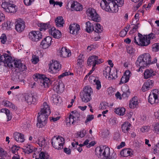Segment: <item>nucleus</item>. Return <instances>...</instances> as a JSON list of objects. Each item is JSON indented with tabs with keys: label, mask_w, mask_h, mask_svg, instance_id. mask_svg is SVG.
Returning a JSON list of instances; mask_svg holds the SVG:
<instances>
[{
	"label": "nucleus",
	"mask_w": 159,
	"mask_h": 159,
	"mask_svg": "<svg viewBox=\"0 0 159 159\" xmlns=\"http://www.w3.org/2000/svg\"><path fill=\"white\" fill-rule=\"evenodd\" d=\"M31 61L33 64H36L39 61L38 56L35 55L32 56Z\"/></svg>",
	"instance_id": "nucleus-50"
},
{
	"label": "nucleus",
	"mask_w": 159,
	"mask_h": 159,
	"mask_svg": "<svg viewBox=\"0 0 159 159\" xmlns=\"http://www.w3.org/2000/svg\"><path fill=\"white\" fill-rule=\"evenodd\" d=\"M20 147H17L16 145L13 146L11 148V151L12 153L15 154L16 152L19 150Z\"/></svg>",
	"instance_id": "nucleus-59"
},
{
	"label": "nucleus",
	"mask_w": 159,
	"mask_h": 159,
	"mask_svg": "<svg viewBox=\"0 0 159 159\" xmlns=\"http://www.w3.org/2000/svg\"><path fill=\"white\" fill-rule=\"evenodd\" d=\"M39 156L40 159H50L49 155L46 152H41Z\"/></svg>",
	"instance_id": "nucleus-40"
},
{
	"label": "nucleus",
	"mask_w": 159,
	"mask_h": 159,
	"mask_svg": "<svg viewBox=\"0 0 159 159\" xmlns=\"http://www.w3.org/2000/svg\"><path fill=\"white\" fill-rule=\"evenodd\" d=\"M151 63V58L148 53H145L140 55L138 58L136 62L137 66L139 67L138 71H139L142 68L146 67Z\"/></svg>",
	"instance_id": "nucleus-1"
},
{
	"label": "nucleus",
	"mask_w": 159,
	"mask_h": 159,
	"mask_svg": "<svg viewBox=\"0 0 159 159\" xmlns=\"http://www.w3.org/2000/svg\"><path fill=\"white\" fill-rule=\"evenodd\" d=\"M41 33L39 31H32L29 33L28 38L33 42H37L42 38Z\"/></svg>",
	"instance_id": "nucleus-11"
},
{
	"label": "nucleus",
	"mask_w": 159,
	"mask_h": 159,
	"mask_svg": "<svg viewBox=\"0 0 159 159\" xmlns=\"http://www.w3.org/2000/svg\"><path fill=\"white\" fill-rule=\"evenodd\" d=\"M122 89L123 93L122 94L121 96L124 98H128L130 94V92L129 89L127 86H125L122 87Z\"/></svg>",
	"instance_id": "nucleus-31"
},
{
	"label": "nucleus",
	"mask_w": 159,
	"mask_h": 159,
	"mask_svg": "<svg viewBox=\"0 0 159 159\" xmlns=\"http://www.w3.org/2000/svg\"><path fill=\"white\" fill-rule=\"evenodd\" d=\"M49 71L52 73L59 71L61 68V65L57 61L52 60V62L49 64Z\"/></svg>",
	"instance_id": "nucleus-10"
},
{
	"label": "nucleus",
	"mask_w": 159,
	"mask_h": 159,
	"mask_svg": "<svg viewBox=\"0 0 159 159\" xmlns=\"http://www.w3.org/2000/svg\"><path fill=\"white\" fill-rule=\"evenodd\" d=\"M145 36L150 41L151 39H153L155 38V34L152 33L149 34L148 35H146Z\"/></svg>",
	"instance_id": "nucleus-58"
},
{
	"label": "nucleus",
	"mask_w": 159,
	"mask_h": 159,
	"mask_svg": "<svg viewBox=\"0 0 159 159\" xmlns=\"http://www.w3.org/2000/svg\"><path fill=\"white\" fill-rule=\"evenodd\" d=\"M1 111L2 112H4L6 114L7 118V121L11 120L12 116L9 110L7 108L2 109L1 110Z\"/></svg>",
	"instance_id": "nucleus-36"
},
{
	"label": "nucleus",
	"mask_w": 159,
	"mask_h": 159,
	"mask_svg": "<svg viewBox=\"0 0 159 159\" xmlns=\"http://www.w3.org/2000/svg\"><path fill=\"white\" fill-rule=\"evenodd\" d=\"M93 94L92 89L89 86H86L84 88L82 93H80V98L83 102H88L92 99L91 95Z\"/></svg>",
	"instance_id": "nucleus-3"
},
{
	"label": "nucleus",
	"mask_w": 159,
	"mask_h": 159,
	"mask_svg": "<svg viewBox=\"0 0 159 159\" xmlns=\"http://www.w3.org/2000/svg\"><path fill=\"white\" fill-rule=\"evenodd\" d=\"M152 50L155 52L159 50V43L154 44L152 45Z\"/></svg>",
	"instance_id": "nucleus-53"
},
{
	"label": "nucleus",
	"mask_w": 159,
	"mask_h": 159,
	"mask_svg": "<svg viewBox=\"0 0 159 159\" xmlns=\"http://www.w3.org/2000/svg\"><path fill=\"white\" fill-rule=\"evenodd\" d=\"M54 85L53 90L57 93H60L63 91L64 85L63 83L56 82L54 83Z\"/></svg>",
	"instance_id": "nucleus-19"
},
{
	"label": "nucleus",
	"mask_w": 159,
	"mask_h": 159,
	"mask_svg": "<svg viewBox=\"0 0 159 159\" xmlns=\"http://www.w3.org/2000/svg\"><path fill=\"white\" fill-rule=\"evenodd\" d=\"M102 8L106 11L116 13L118 10V4L114 1L110 0H102L100 3Z\"/></svg>",
	"instance_id": "nucleus-2"
},
{
	"label": "nucleus",
	"mask_w": 159,
	"mask_h": 159,
	"mask_svg": "<svg viewBox=\"0 0 159 159\" xmlns=\"http://www.w3.org/2000/svg\"><path fill=\"white\" fill-rule=\"evenodd\" d=\"M15 24V29L17 32L20 33L24 30L25 25L24 21L22 19H17Z\"/></svg>",
	"instance_id": "nucleus-13"
},
{
	"label": "nucleus",
	"mask_w": 159,
	"mask_h": 159,
	"mask_svg": "<svg viewBox=\"0 0 159 159\" xmlns=\"http://www.w3.org/2000/svg\"><path fill=\"white\" fill-rule=\"evenodd\" d=\"M13 136L15 140L18 142L22 143L25 140L24 135L20 133L16 132Z\"/></svg>",
	"instance_id": "nucleus-25"
},
{
	"label": "nucleus",
	"mask_w": 159,
	"mask_h": 159,
	"mask_svg": "<svg viewBox=\"0 0 159 159\" xmlns=\"http://www.w3.org/2000/svg\"><path fill=\"white\" fill-rule=\"evenodd\" d=\"M111 70V69L110 67L107 66L103 70V75L106 78H108L109 75H110Z\"/></svg>",
	"instance_id": "nucleus-38"
},
{
	"label": "nucleus",
	"mask_w": 159,
	"mask_h": 159,
	"mask_svg": "<svg viewBox=\"0 0 159 159\" xmlns=\"http://www.w3.org/2000/svg\"><path fill=\"white\" fill-rule=\"evenodd\" d=\"M137 97H134L130 101L129 106L131 108H134L138 105V102L136 99Z\"/></svg>",
	"instance_id": "nucleus-30"
},
{
	"label": "nucleus",
	"mask_w": 159,
	"mask_h": 159,
	"mask_svg": "<svg viewBox=\"0 0 159 159\" xmlns=\"http://www.w3.org/2000/svg\"><path fill=\"white\" fill-rule=\"evenodd\" d=\"M64 143V139L60 136L57 137L54 136L52 139L51 143L52 146L58 150L63 148Z\"/></svg>",
	"instance_id": "nucleus-5"
},
{
	"label": "nucleus",
	"mask_w": 159,
	"mask_h": 159,
	"mask_svg": "<svg viewBox=\"0 0 159 159\" xmlns=\"http://www.w3.org/2000/svg\"><path fill=\"white\" fill-rule=\"evenodd\" d=\"M33 78L35 81H40V85L44 88H48L50 84V80L48 78L45 77L44 75L36 74L34 75Z\"/></svg>",
	"instance_id": "nucleus-4"
},
{
	"label": "nucleus",
	"mask_w": 159,
	"mask_h": 159,
	"mask_svg": "<svg viewBox=\"0 0 159 159\" xmlns=\"http://www.w3.org/2000/svg\"><path fill=\"white\" fill-rule=\"evenodd\" d=\"M71 52L66 47L62 48L60 51V55L63 57H66L71 56Z\"/></svg>",
	"instance_id": "nucleus-24"
},
{
	"label": "nucleus",
	"mask_w": 159,
	"mask_h": 159,
	"mask_svg": "<svg viewBox=\"0 0 159 159\" xmlns=\"http://www.w3.org/2000/svg\"><path fill=\"white\" fill-rule=\"evenodd\" d=\"M131 124L128 122H125L122 125L121 128L122 131L124 133H127L130 129Z\"/></svg>",
	"instance_id": "nucleus-32"
},
{
	"label": "nucleus",
	"mask_w": 159,
	"mask_h": 159,
	"mask_svg": "<svg viewBox=\"0 0 159 159\" xmlns=\"http://www.w3.org/2000/svg\"><path fill=\"white\" fill-rule=\"evenodd\" d=\"M86 30L88 33H90L93 30H94V27L89 21L86 23Z\"/></svg>",
	"instance_id": "nucleus-33"
},
{
	"label": "nucleus",
	"mask_w": 159,
	"mask_h": 159,
	"mask_svg": "<svg viewBox=\"0 0 159 159\" xmlns=\"http://www.w3.org/2000/svg\"><path fill=\"white\" fill-rule=\"evenodd\" d=\"M46 140L44 138L40 137L38 139V143H37L39 146L43 147L45 146L46 144Z\"/></svg>",
	"instance_id": "nucleus-39"
},
{
	"label": "nucleus",
	"mask_w": 159,
	"mask_h": 159,
	"mask_svg": "<svg viewBox=\"0 0 159 159\" xmlns=\"http://www.w3.org/2000/svg\"><path fill=\"white\" fill-rule=\"evenodd\" d=\"M89 79H93V81L95 82V84L97 85L96 88L98 89H99L101 88V85L100 81L98 80H96V79L93 76H90L89 78Z\"/></svg>",
	"instance_id": "nucleus-43"
},
{
	"label": "nucleus",
	"mask_w": 159,
	"mask_h": 159,
	"mask_svg": "<svg viewBox=\"0 0 159 159\" xmlns=\"http://www.w3.org/2000/svg\"><path fill=\"white\" fill-rule=\"evenodd\" d=\"M94 117L93 115H89L87 116V118L85 123H87L88 122L90 121L92 119H93Z\"/></svg>",
	"instance_id": "nucleus-60"
},
{
	"label": "nucleus",
	"mask_w": 159,
	"mask_h": 159,
	"mask_svg": "<svg viewBox=\"0 0 159 159\" xmlns=\"http://www.w3.org/2000/svg\"><path fill=\"white\" fill-rule=\"evenodd\" d=\"M102 30L103 29L101 27L100 25L99 24L97 23L96 25L95 29L94 30L98 33H100L102 31Z\"/></svg>",
	"instance_id": "nucleus-47"
},
{
	"label": "nucleus",
	"mask_w": 159,
	"mask_h": 159,
	"mask_svg": "<svg viewBox=\"0 0 159 159\" xmlns=\"http://www.w3.org/2000/svg\"><path fill=\"white\" fill-rule=\"evenodd\" d=\"M2 2L1 6L2 8H5L8 4L13 3V1L12 0H2Z\"/></svg>",
	"instance_id": "nucleus-44"
},
{
	"label": "nucleus",
	"mask_w": 159,
	"mask_h": 159,
	"mask_svg": "<svg viewBox=\"0 0 159 159\" xmlns=\"http://www.w3.org/2000/svg\"><path fill=\"white\" fill-rule=\"evenodd\" d=\"M0 39L1 43L2 44H4L7 39L6 34H2Z\"/></svg>",
	"instance_id": "nucleus-54"
},
{
	"label": "nucleus",
	"mask_w": 159,
	"mask_h": 159,
	"mask_svg": "<svg viewBox=\"0 0 159 159\" xmlns=\"http://www.w3.org/2000/svg\"><path fill=\"white\" fill-rule=\"evenodd\" d=\"M116 158V154L115 153H113L111 155L110 150L109 152L107 155H106L105 157L104 158L106 159H115Z\"/></svg>",
	"instance_id": "nucleus-45"
},
{
	"label": "nucleus",
	"mask_w": 159,
	"mask_h": 159,
	"mask_svg": "<svg viewBox=\"0 0 159 159\" xmlns=\"http://www.w3.org/2000/svg\"><path fill=\"white\" fill-rule=\"evenodd\" d=\"M72 113L71 116L75 120H78L80 116V114L77 112H75L74 113L73 111H72Z\"/></svg>",
	"instance_id": "nucleus-51"
},
{
	"label": "nucleus",
	"mask_w": 159,
	"mask_h": 159,
	"mask_svg": "<svg viewBox=\"0 0 159 159\" xmlns=\"http://www.w3.org/2000/svg\"><path fill=\"white\" fill-rule=\"evenodd\" d=\"M98 57L95 55L92 56L90 57L88 59L87 64L88 66L92 65V66H95L96 65H94L95 64L96 60H98Z\"/></svg>",
	"instance_id": "nucleus-27"
},
{
	"label": "nucleus",
	"mask_w": 159,
	"mask_h": 159,
	"mask_svg": "<svg viewBox=\"0 0 159 159\" xmlns=\"http://www.w3.org/2000/svg\"><path fill=\"white\" fill-rule=\"evenodd\" d=\"M110 148L108 147H98L95 150V153L101 159H103L109 153Z\"/></svg>",
	"instance_id": "nucleus-8"
},
{
	"label": "nucleus",
	"mask_w": 159,
	"mask_h": 159,
	"mask_svg": "<svg viewBox=\"0 0 159 159\" xmlns=\"http://www.w3.org/2000/svg\"><path fill=\"white\" fill-rule=\"evenodd\" d=\"M5 8H3L6 12L14 13L16 12V5L12 3L8 4Z\"/></svg>",
	"instance_id": "nucleus-26"
},
{
	"label": "nucleus",
	"mask_w": 159,
	"mask_h": 159,
	"mask_svg": "<svg viewBox=\"0 0 159 159\" xmlns=\"http://www.w3.org/2000/svg\"><path fill=\"white\" fill-rule=\"evenodd\" d=\"M115 110V113L119 115H123L125 110V108L123 107L118 108Z\"/></svg>",
	"instance_id": "nucleus-37"
},
{
	"label": "nucleus",
	"mask_w": 159,
	"mask_h": 159,
	"mask_svg": "<svg viewBox=\"0 0 159 159\" xmlns=\"http://www.w3.org/2000/svg\"><path fill=\"white\" fill-rule=\"evenodd\" d=\"M3 61L2 62L4 64L5 66H8L11 68L13 67L12 63L14 60L12 57L6 53H4L2 55Z\"/></svg>",
	"instance_id": "nucleus-12"
},
{
	"label": "nucleus",
	"mask_w": 159,
	"mask_h": 159,
	"mask_svg": "<svg viewBox=\"0 0 159 159\" xmlns=\"http://www.w3.org/2000/svg\"><path fill=\"white\" fill-rule=\"evenodd\" d=\"M138 40H139V46H146L148 45L150 43V41L147 38L143 36L142 35L138 34Z\"/></svg>",
	"instance_id": "nucleus-14"
},
{
	"label": "nucleus",
	"mask_w": 159,
	"mask_h": 159,
	"mask_svg": "<svg viewBox=\"0 0 159 159\" xmlns=\"http://www.w3.org/2000/svg\"><path fill=\"white\" fill-rule=\"evenodd\" d=\"M75 120L73 117L70 114L69 116V117L67 118L66 119V124L68 125L69 123V126L71 124H73L74 123L75 121Z\"/></svg>",
	"instance_id": "nucleus-42"
},
{
	"label": "nucleus",
	"mask_w": 159,
	"mask_h": 159,
	"mask_svg": "<svg viewBox=\"0 0 159 159\" xmlns=\"http://www.w3.org/2000/svg\"><path fill=\"white\" fill-rule=\"evenodd\" d=\"M114 139L116 141L120 140V134L119 132H116L114 134Z\"/></svg>",
	"instance_id": "nucleus-55"
},
{
	"label": "nucleus",
	"mask_w": 159,
	"mask_h": 159,
	"mask_svg": "<svg viewBox=\"0 0 159 159\" xmlns=\"http://www.w3.org/2000/svg\"><path fill=\"white\" fill-rule=\"evenodd\" d=\"M114 2H116V4L119 5V7H121L124 4V0H115Z\"/></svg>",
	"instance_id": "nucleus-61"
},
{
	"label": "nucleus",
	"mask_w": 159,
	"mask_h": 159,
	"mask_svg": "<svg viewBox=\"0 0 159 159\" xmlns=\"http://www.w3.org/2000/svg\"><path fill=\"white\" fill-rule=\"evenodd\" d=\"M69 28L70 34H77L80 29V26L76 23L70 25Z\"/></svg>",
	"instance_id": "nucleus-23"
},
{
	"label": "nucleus",
	"mask_w": 159,
	"mask_h": 159,
	"mask_svg": "<svg viewBox=\"0 0 159 159\" xmlns=\"http://www.w3.org/2000/svg\"><path fill=\"white\" fill-rule=\"evenodd\" d=\"M117 77V72L116 70H114L111 74L108 77V78L109 80L115 79Z\"/></svg>",
	"instance_id": "nucleus-46"
},
{
	"label": "nucleus",
	"mask_w": 159,
	"mask_h": 159,
	"mask_svg": "<svg viewBox=\"0 0 159 159\" xmlns=\"http://www.w3.org/2000/svg\"><path fill=\"white\" fill-rule=\"evenodd\" d=\"M49 32L54 38L56 39H59L61 36V32L54 27L49 29Z\"/></svg>",
	"instance_id": "nucleus-18"
},
{
	"label": "nucleus",
	"mask_w": 159,
	"mask_h": 159,
	"mask_svg": "<svg viewBox=\"0 0 159 159\" xmlns=\"http://www.w3.org/2000/svg\"><path fill=\"white\" fill-rule=\"evenodd\" d=\"M101 107H99V108L100 109L105 110L106 109V106H107V103L106 102H103L100 104Z\"/></svg>",
	"instance_id": "nucleus-64"
},
{
	"label": "nucleus",
	"mask_w": 159,
	"mask_h": 159,
	"mask_svg": "<svg viewBox=\"0 0 159 159\" xmlns=\"http://www.w3.org/2000/svg\"><path fill=\"white\" fill-rule=\"evenodd\" d=\"M13 67L14 68H18L20 71H23L26 69V67L25 65H23L20 61L14 60L12 63Z\"/></svg>",
	"instance_id": "nucleus-21"
},
{
	"label": "nucleus",
	"mask_w": 159,
	"mask_h": 159,
	"mask_svg": "<svg viewBox=\"0 0 159 159\" xmlns=\"http://www.w3.org/2000/svg\"><path fill=\"white\" fill-rule=\"evenodd\" d=\"M86 13L90 20L96 22H99L100 18L97 13L96 10L93 8H89L87 9Z\"/></svg>",
	"instance_id": "nucleus-7"
},
{
	"label": "nucleus",
	"mask_w": 159,
	"mask_h": 159,
	"mask_svg": "<svg viewBox=\"0 0 159 159\" xmlns=\"http://www.w3.org/2000/svg\"><path fill=\"white\" fill-rule=\"evenodd\" d=\"M34 0H24V2L25 4L26 5H30Z\"/></svg>",
	"instance_id": "nucleus-63"
},
{
	"label": "nucleus",
	"mask_w": 159,
	"mask_h": 159,
	"mask_svg": "<svg viewBox=\"0 0 159 159\" xmlns=\"http://www.w3.org/2000/svg\"><path fill=\"white\" fill-rule=\"evenodd\" d=\"M155 75V74L153 70L147 69L144 73V78L145 79H148L153 76Z\"/></svg>",
	"instance_id": "nucleus-28"
},
{
	"label": "nucleus",
	"mask_w": 159,
	"mask_h": 159,
	"mask_svg": "<svg viewBox=\"0 0 159 159\" xmlns=\"http://www.w3.org/2000/svg\"><path fill=\"white\" fill-rule=\"evenodd\" d=\"M37 96L36 94L28 95L26 94L24 96L25 101H26L29 104H34L37 100Z\"/></svg>",
	"instance_id": "nucleus-15"
},
{
	"label": "nucleus",
	"mask_w": 159,
	"mask_h": 159,
	"mask_svg": "<svg viewBox=\"0 0 159 159\" xmlns=\"http://www.w3.org/2000/svg\"><path fill=\"white\" fill-rule=\"evenodd\" d=\"M7 155V152L3 149L0 147V157H4Z\"/></svg>",
	"instance_id": "nucleus-52"
},
{
	"label": "nucleus",
	"mask_w": 159,
	"mask_h": 159,
	"mask_svg": "<svg viewBox=\"0 0 159 159\" xmlns=\"http://www.w3.org/2000/svg\"><path fill=\"white\" fill-rule=\"evenodd\" d=\"M71 5V7L76 11H80L82 9V5L77 2L74 1H70L68 3Z\"/></svg>",
	"instance_id": "nucleus-20"
},
{
	"label": "nucleus",
	"mask_w": 159,
	"mask_h": 159,
	"mask_svg": "<svg viewBox=\"0 0 159 159\" xmlns=\"http://www.w3.org/2000/svg\"><path fill=\"white\" fill-rule=\"evenodd\" d=\"M120 154L124 157H127L132 154L131 151L129 149H124L120 152Z\"/></svg>",
	"instance_id": "nucleus-34"
},
{
	"label": "nucleus",
	"mask_w": 159,
	"mask_h": 159,
	"mask_svg": "<svg viewBox=\"0 0 159 159\" xmlns=\"http://www.w3.org/2000/svg\"><path fill=\"white\" fill-rule=\"evenodd\" d=\"M86 134V130H82L80 132L78 133L76 137L78 138L79 137H80V138H83L85 136Z\"/></svg>",
	"instance_id": "nucleus-48"
},
{
	"label": "nucleus",
	"mask_w": 159,
	"mask_h": 159,
	"mask_svg": "<svg viewBox=\"0 0 159 159\" xmlns=\"http://www.w3.org/2000/svg\"><path fill=\"white\" fill-rule=\"evenodd\" d=\"M129 79H128V77H127L126 76L123 75L121 78L119 84H123L126 83L129 81Z\"/></svg>",
	"instance_id": "nucleus-49"
},
{
	"label": "nucleus",
	"mask_w": 159,
	"mask_h": 159,
	"mask_svg": "<svg viewBox=\"0 0 159 159\" xmlns=\"http://www.w3.org/2000/svg\"><path fill=\"white\" fill-rule=\"evenodd\" d=\"M49 115L43 113L38 114L37 126L39 128H42L45 126L47 123L48 118Z\"/></svg>",
	"instance_id": "nucleus-9"
},
{
	"label": "nucleus",
	"mask_w": 159,
	"mask_h": 159,
	"mask_svg": "<svg viewBox=\"0 0 159 159\" xmlns=\"http://www.w3.org/2000/svg\"><path fill=\"white\" fill-rule=\"evenodd\" d=\"M159 101V91L157 89L152 90L148 97V101L152 104H157Z\"/></svg>",
	"instance_id": "nucleus-6"
},
{
	"label": "nucleus",
	"mask_w": 159,
	"mask_h": 159,
	"mask_svg": "<svg viewBox=\"0 0 159 159\" xmlns=\"http://www.w3.org/2000/svg\"><path fill=\"white\" fill-rule=\"evenodd\" d=\"M55 21L57 26L59 27H63L64 24L62 16H59L56 18L55 20Z\"/></svg>",
	"instance_id": "nucleus-29"
},
{
	"label": "nucleus",
	"mask_w": 159,
	"mask_h": 159,
	"mask_svg": "<svg viewBox=\"0 0 159 159\" xmlns=\"http://www.w3.org/2000/svg\"><path fill=\"white\" fill-rule=\"evenodd\" d=\"M154 130L157 133H159V124L157 123L154 126Z\"/></svg>",
	"instance_id": "nucleus-62"
},
{
	"label": "nucleus",
	"mask_w": 159,
	"mask_h": 159,
	"mask_svg": "<svg viewBox=\"0 0 159 159\" xmlns=\"http://www.w3.org/2000/svg\"><path fill=\"white\" fill-rule=\"evenodd\" d=\"M149 126H143L141 128L140 130L143 132H146L148 131L150 129Z\"/></svg>",
	"instance_id": "nucleus-56"
},
{
	"label": "nucleus",
	"mask_w": 159,
	"mask_h": 159,
	"mask_svg": "<svg viewBox=\"0 0 159 159\" xmlns=\"http://www.w3.org/2000/svg\"><path fill=\"white\" fill-rule=\"evenodd\" d=\"M11 22L9 21H7L6 23L3 24L2 27H6V29H8L11 28Z\"/></svg>",
	"instance_id": "nucleus-57"
},
{
	"label": "nucleus",
	"mask_w": 159,
	"mask_h": 159,
	"mask_svg": "<svg viewBox=\"0 0 159 159\" xmlns=\"http://www.w3.org/2000/svg\"><path fill=\"white\" fill-rule=\"evenodd\" d=\"M39 30L41 31H45L47 29H50V25L48 23L40 24L39 25Z\"/></svg>",
	"instance_id": "nucleus-35"
},
{
	"label": "nucleus",
	"mask_w": 159,
	"mask_h": 159,
	"mask_svg": "<svg viewBox=\"0 0 159 159\" xmlns=\"http://www.w3.org/2000/svg\"><path fill=\"white\" fill-rule=\"evenodd\" d=\"M24 147L25 148V153L29 154L33 152L34 148L32 146L30 145H27Z\"/></svg>",
	"instance_id": "nucleus-41"
},
{
	"label": "nucleus",
	"mask_w": 159,
	"mask_h": 159,
	"mask_svg": "<svg viewBox=\"0 0 159 159\" xmlns=\"http://www.w3.org/2000/svg\"><path fill=\"white\" fill-rule=\"evenodd\" d=\"M154 81L152 80H148L144 82L142 88L143 92H145L151 88L153 86Z\"/></svg>",
	"instance_id": "nucleus-22"
},
{
	"label": "nucleus",
	"mask_w": 159,
	"mask_h": 159,
	"mask_svg": "<svg viewBox=\"0 0 159 159\" xmlns=\"http://www.w3.org/2000/svg\"><path fill=\"white\" fill-rule=\"evenodd\" d=\"M51 112V111L49 105L46 102H44L41 106V110L39 113V114L40 113H43L50 115Z\"/></svg>",
	"instance_id": "nucleus-16"
},
{
	"label": "nucleus",
	"mask_w": 159,
	"mask_h": 159,
	"mask_svg": "<svg viewBox=\"0 0 159 159\" xmlns=\"http://www.w3.org/2000/svg\"><path fill=\"white\" fill-rule=\"evenodd\" d=\"M52 38L50 36L46 37L41 43L40 45L43 49L48 48L51 44Z\"/></svg>",
	"instance_id": "nucleus-17"
}]
</instances>
